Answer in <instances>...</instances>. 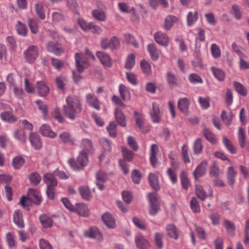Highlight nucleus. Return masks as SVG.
I'll return each mask as SVG.
<instances>
[{
  "label": "nucleus",
  "mask_w": 249,
  "mask_h": 249,
  "mask_svg": "<svg viewBox=\"0 0 249 249\" xmlns=\"http://www.w3.org/2000/svg\"><path fill=\"white\" fill-rule=\"evenodd\" d=\"M190 105L189 100L187 98H180L178 102V106L179 109L184 114L187 113Z\"/></svg>",
  "instance_id": "26"
},
{
  "label": "nucleus",
  "mask_w": 249,
  "mask_h": 249,
  "mask_svg": "<svg viewBox=\"0 0 249 249\" xmlns=\"http://www.w3.org/2000/svg\"><path fill=\"white\" fill-rule=\"evenodd\" d=\"M115 116L117 122L122 126H125V116L122 111L118 108H116L115 110Z\"/></svg>",
  "instance_id": "27"
},
{
  "label": "nucleus",
  "mask_w": 249,
  "mask_h": 249,
  "mask_svg": "<svg viewBox=\"0 0 249 249\" xmlns=\"http://www.w3.org/2000/svg\"><path fill=\"white\" fill-rule=\"evenodd\" d=\"M55 83L57 88L60 90L64 91L65 86L68 83V79L66 76L60 75L55 78Z\"/></svg>",
  "instance_id": "30"
},
{
  "label": "nucleus",
  "mask_w": 249,
  "mask_h": 249,
  "mask_svg": "<svg viewBox=\"0 0 249 249\" xmlns=\"http://www.w3.org/2000/svg\"><path fill=\"white\" fill-rule=\"evenodd\" d=\"M40 221L44 228H48L52 225V219L46 215H42L40 216Z\"/></svg>",
  "instance_id": "51"
},
{
  "label": "nucleus",
  "mask_w": 249,
  "mask_h": 249,
  "mask_svg": "<svg viewBox=\"0 0 249 249\" xmlns=\"http://www.w3.org/2000/svg\"><path fill=\"white\" fill-rule=\"evenodd\" d=\"M87 102L93 107L97 110L100 109V106L98 103V100L97 98L91 93L87 94L86 96Z\"/></svg>",
  "instance_id": "34"
},
{
  "label": "nucleus",
  "mask_w": 249,
  "mask_h": 249,
  "mask_svg": "<svg viewBox=\"0 0 249 249\" xmlns=\"http://www.w3.org/2000/svg\"><path fill=\"white\" fill-rule=\"evenodd\" d=\"M154 38L155 41L162 46H167L169 39L168 36L161 32H158L154 34Z\"/></svg>",
  "instance_id": "13"
},
{
  "label": "nucleus",
  "mask_w": 249,
  "mask_h": 249,
  "mask_svg": "<svg viewBox=\"0 0 249 249\" xmlns=\"http://www.w3.org/2000/svg\"><path fill=\"white\" fill-rule=\"evenodd\" d=\"M149 181L151 186L156 191L160 189L158 177L156 174L150 173L149 175Z\"/></svg>",
  "instance_id": "36"
},
{
  "label": "nucleus",
  "mask_w": 249,
  "mask_h": 249,
  "mask_svg": "<svg viewBox=\"0 0 249 249\" xmlns=\"http://www.w3.org/2000/svg\"><path fill=\"white\" fill-rule=\"evenodd\" d=\"M223 142L225 146L230 153L234 154L236 152V149L235 147L232 144L231 141H230L227 138L225 137H223Z\"/></svg>",
  "instance_id": "48"
},
{
  "label": "nucleus",
  "mask_w": 249,
  "mask_h": 249,
  "mask_svg": "<svg viewBox=\"0 0 249 249\" xmlns=\"http://www.w3.org/2000/svg\"><path fill=\"white\" fill-rule=\"evenodd\" d=\"M102 219L108 228H114L115 227V220L109 213H104L102 215Z\"/></svg>",
  "instance_id": "23"
},
{
  "label": "nucleus",
  "mask_w": 249,
  "mask_h": 249,
  "mask_svg": "<svg viewBox=\"0 0 249 249\" xmlns=\"http://www.w3.org/2000/svg\"><path fill=\"white\" fill-rule=\"evenodd\" d=\"M92 16L95 19L100 21H105L106 16L105 13L99 10H94L92 12Z\"/></svg>",
  "instance_id": "54"
},
{
  "label": "nucleus",
  "mask_w": 249,
  "mask_h": 249,
  "mask_svg": "<svg viewBox=\"0 0 249 249\" xmlns=\"http://www.w3.org/2000/svg\"><path fill=\"white\" fill-rule=\"evenodd\" d=\"M135 63V57L133 54H130L128 55L125 65V67L127 69H131Z\"/></svg>",
  "instance_id": "60"
},
{
  "label": "nucleus",
  "mask_w": 249,
  "mask_h": 249,
  "mask_svg": "<svg viewBox=\"0 0 249 249\" xmlns=\"http://www.w3.org/2000/svg\"><path fill=\"white\" fill-rule=\"evenodd\" d=\"M96 54L104 67L107 68L111 67L112 60L108 54L102 51H97Z\"/></svg>",
  "instance_id": "11"
},
{
  "label": "nucleus",
  "mask_w": 249,
  "mask_h": 249,
  "mask_svg": "<svg viewBox=\"0 0 249 249\" xmlns=\"http://www.w3.org/2000/svg\"><path fill=\"white\" fill-rule=\"evenodd\" d=\"M13 89L15 96L18 99H22L24 96V92L23 89L17 85L14 86Z\"/></svg>",
  "instance_id": "63"
},
{
  "label": "nucleus",
  "mask_w": 249,
  "mask_h": 249,
  "mask_svg": "<svg viewBox=\"0 0 249 249\" xmlns=\"http://www.w3.org/2000/svg\"><path fill=\"white\" fill-rule=\"evenodd\" d=\"M163 238V234L160 232H156L155 234L154 239L155 243L157 247L161 249L163 247L162 239Z\"/></svg>",
  "instance_id": "56"
},
{
  "label": "nucleus",
  "mask_w": 249,
  "mask_h": 249,
  "mask_svg": "<svg viewBox=\"0 0 249 249\" xmlns=\"http://www.w3.org/2000/svg\"><path fill=\"white\" fill-rule=\"evenodd\" d=\"M122 152L124 160H120L119 165L123 170L124 173L127 175L129 173V168L128 164L125 162V160L127 161H132L133 158V153L125 147H122Z\"/></svg>",
  "instance_id": "5"
},
{
  "label": "nucleus",
  "mask_w": 249,
  "mask_h": 249,
  "mask_svg": "<svg viewBox=\"0 0 249 249\" xmlns=\"http://www.w3.org/2000/svg\"><path fill=\"white\" fill-rule=\"evenodd\" d=\"M24 54L27 62L33 63L38 56L39 49L36 46L30 45L25 51Z\"/></svg>",
  "instance_id": "7"
},
{
  "label": "nucleus",
  "mask_w": 249,
  "mask_h": 249,
  "mask_svg": "<svg viewBox=\"0 0 249 249\" xmlns=\"http://www.w3.org/2000/svg\"><path fill=\"white\" fill-rule=\"evenodd\" d=\"M79 191L82 197L86 200H89L91 197V192L88 187L83 186L79 188Z\"/></svg>",
  "instance_id": "47"
},
{
  "label": "nucleus",
  "mask_w": 249,
  "mask_h": 249,
  "mask_svg": "<svg viewBox=\"0 0 249 249\" xmlns=\"http://www.w3.org/2000/svg\"><path fill=\"white\" fill-rule=\"evenodd\" d=\"M101 45L102 48L104 50H114L119 48L120 42L117 37L113 36L109 40L107 38L102 39Z\"/></svg>",
  "instance_id": "6"
},
{
  "label": "nucleus",
  "mask_w": 249,
  "mask_h": 249,
  "mask_svg": "<svg viewBox=\"0 0 249 249\" xmlns=\"http://www.w3.org/2000/svg\"><path fill=\"white\" fill-rule=\"evenodd\" d=\"M135 243L137 247L140 249H148L150 247L149 242L142 234H138L135 237Z\"/></svg>",
  "instance_id": "15"
},
{
  "label": "nucleus",
  "mask_w": 249,
  "mask_h": 249,
  "mask_svg": "<svg viewBox=\"0 0 249 249\" xmlns=\"http://www.w3.org/2000/svg\"><path fill=\"white\" fill-rule=\"evenodd\" d=\"M0 117L3 121L9 123H13L17 121V117L13 115L11 111H5L1 113Z\"/></svg>",
  "instance_id": "24"
},
{
  "label": "nucleus",
  "mask_w": 249,
  "mask_h": 249,
  "mask_svg": "<svg viewBox=\"0 0 249 249\" xmlns=\"http://www.w3.org/2000/svg\"><path fill=\"white\" fill-rule=\"evenodd\" d=\"M28 24L32 33L36 34L38 31V26L37 20L34 18H28Z\"/></svg>",
  "instance_id": "41"
},
{
  "label": "nucleus",
  "mask_w": 249,
  "mask_h": 249,
  "mask_svg": "<svg viewBox=\"0 0 249 249\" xmlns=\"http://www.w3.org/2000/svg\"><path fill=\"white\" fill-rule=\"evenodd\" d=\"M212 73L214 76L219 81H222L225 77V72L221 69L214 67L211 68Z\"/></svg>",
  "instance_id": "39"
},
{
  "label": "nucleus",
  "mask_w": 249,
  "mask_h": 249,
  "mask_svg": "<svg viewBox=\"0 0 249 249\" xmlns=\"http://www.w3.org/2000/svg\"><path fill=\"white\" fill-rule=\"evenodd\" d=\"M46 49L49 52L52 53L56 55H60L63 52V49L57 46L53 42L49 41L46 45Z\"/></svg>",
  "instance_id": "18"
},
{
  "label": "nucleus",
  "mask_w": 249,
  "mask_h": 249,
  "mask_svg": "<svg viewBox=\"0 0 249 249\" xmlns=\"http://www.w3.org/2000/svg\"><path fill=\"white\" fill-rule=\"evenodd\" d=\"M35 102L38 106V109L40 110L43 114L44 119L47 120L48 119V110L46 105L39 100H36Z\"/></svg>",
  "instance_id": "50"
},
{
  "label": "nucleus",
  "mask_w": 249,
  "mask_h": 249,
  "mask_svg": "<svg viewBox=\"0 0 249 249\" xmlns=\"http://www.w3.org/2000/svg\"><path fill=\"white\" fill-rule=\"evenodd\" d=\"M238 139L241 147H244L245 146L246 136L244 129L241 127L239 128Z\"/></svg>",
  "instance_id": "58"
},
{
  "label": "nucleus",
  "mask_w": 249,
  "mask_h": 249,
  "mask_svg": "<svg viewBox=\"0 0 249 249\" xmlns=\"http://www.w3.org/2000/svg\"><path fill=\"white\" fill-rule=\"evenodd\" d=\"M203 149L202 141L200 138H197L193 144L194 152L196 155L200 154Z\"/></svg>",
  "instance_id": "46"
},
{
  "label": "nucleus",
  "mask_w": 249,
  "mask_h": 249,
  "mask_svg": "<svg viewBox=\"0 0 249 249\" xmlns=\"http://www.w3.org/2000/svg\"><path fill=\"white\" fill-rule=\"evenodd\" d=\"M196 194L198 197L202 200H204L207 197L206 192L204 191L202 186L199 185L196 186Z\"/></svg>",
  "instance_id": "59"
},
{
  "label": "nucleus",
  "mask_w": 249,
  "mask_h": 249,
  "mask_svg": "<svg viewBox=\"0 0 249 249\" xmlns=\"http://www.w3.org/2000/svg\"><path fill=\"white\" fill-rule=\"evenodd\" d=\"M197 19L198 13L197 11H195L194 13L189 12L187 17V25L189 26H192L196 22Z\"/></svg>",
  "instance_id": "40"
},
{
  "label": "nucleus",
  "mask_w": 249,
  "mask_h": 249,
  "mask_svg": "<svg viewBox=\"0 0 249 249\" xmlns=\"http://www.w3.org/2000/svg\"><path fill=\"white\" fill-rule=\"evenodd\" d=\"M120 96L125 101L130 99L131 95L129 89L123 84H121L119 88Z\"/></svg>",
  "instance_id": "28"
},
{
  "label": "nucleus",
  "mask_w": 249,
  "mask_h": 249,
  "mask_svg": "<svg viewBox=\"0 0 249 249\" xmlns=\"http://www.w3.org/2000/svg\"><path fill=\"white\" fill-rule=\"evenodd\" d=\"M203 135L206 139L212 143H214L216 142L213 134L207 128H204L203 131Z\"/></svg>",
  "instance_id": "49"
},
{
  "label": "nucleus",
  "mask_w": 249,
  "mask_h": 249,
  "mask_svg": "<svg viewBox=\"0 0 249 249\" xmlns=\"http://www.w3.org/2000/svg\"><path fill=\"white\" fill-rule=\"evenodd\" d=\"M211 51L213 58H218L220 57L221 50L219 47L216 44L213 43L211 45Z\"/></svg>",
  "instance_id": "55"
},
{
  "label": "nucleus",
  "mask_w": 249,
  "mask_h": 249,
  "mask_svg": "<svg viewBox=\"0 0 249 249\" xmlns=\"http://www.w3.org/2000/svg\"><path fill=\"white\" fill-rule=\"evenodd\" d=\"M152 121L154 123H159L161 121L162 112L160 110L159 105L156 103H152V107L150 111Z\"/></svg>",
  "instance_id": "10"
},
{
  "label": "nucleus",
  "mask_w": 249,
  "mask_h": 249,
  "mask_svg": "<svg viewBox=\"0 0 249 249\" xmlns=\"http://www.w3.org/2000/svg\"><path fill=\"white\" fill-rule=\"evenodd\" d=\"M29 140L33 147L36 150L40 149L42 147V142L40 136L35 133H31Z\"/></svg>",
  "instance_id": "14"
},
{
  "label": "nucleus",
  "mask_w": 249,
  "mask_h": 249,
  "mask_svg": "<svg viewBox=\"0 0 249 249\" xmlns=\"http://www.w3.org/2000/svg\"><path fill=\"white\" fill-rule=\"evenodd\" d=\"M209 174L211 177L218 178L220 174L219 168L216 163L214 162L211 167Z\"/></svg>",
  "instance_id": "64"
},
{
  "label": "nucleus",
  "mask_w": 249,
  "mask_h": 249,
  "mask_svg": "<svg viewBox=\"0 0 249 249\" xmlns=\"http://www.w3.org/2000/svg\"><path fill=\"white\" fill-rule=\"evenodd\" d=\"M66 104L63 106L64 112L66 117L73 120L81 111V104L75 96L70 95L66 99Z\"/></svg>",
  "instance_id": "1"
},
{
  "label": "nucleus",
  "mask_w": 249,
  "mask_h": 249,
  "mask_svg": "<svg viewBox=\"0 0 249 249\" xmlns=\"http://www.w3.org/2000/svg\"><path fill=\"white\" fill-rule=\"evenodd\" d=\"M14 221L19 227L23 228L24 227L22 214L18 210H16L14 212Z\"/></svg>",
  "instance_id": "35"
},
{
  "label": "nucleus",
  "mask_w": 249,
  "mask_h": 249,
  "mask_svg": "<svg viewBox=\"0 0 249 249\" xmlns=\"http://www.w3.org/2000/svg\"><path fill=\"white\" fill-rule=\"evenodd\" d=\"M6 241L10 248H13L16 246L15 237L11 232H8L6 235Z\"/></svg>",
  "instance_id": "53"
},
{
  "label": "nucleus",
  "mask_w": 249,
  "mask_h": 249,
  "mask_svg": "<svg viewBox=\"0 0 249 249\" xmlns=\"http://www.w3.org/2000/svg\"><path fill=\"white\" fill-rule=\"evenodd\" d=\"M89 162L88 153L85 151H80L76 159V161L74 159L69 160L68 163L74 170H79L86 166Z\"/></svg>",
  "instance_id": "3"
},
{
  "label": "nucleus",
  "mask_w": 249,
  "mask_h": 249,
  "mask_svg": "<svg viewBox=\"0 0 249 249\" xmlns=\"http://www.w3.org/2000/svg\"><path fill=\"white\" fill-rule=\"evenodd\" d=\"M24 162V159L21 156H17L13 160V165L15 169L20 168Z\"/></svg>",
  "instance_id": "62"
},
{
  "label": "nucleus",
  "mask_w": 249,
  "mask_h": 249,
  "mask_svg": "<svg viewBox=\"0 0 249 249\" xmlns=\"http://www.w3.org/2000/svg\"><path fill=\"white\" fill-rule=\"evenodd\" d=\"M134 113L135 115V120L136 124L141 131H143V124L144 123V118L143 115L136 111H135Z\"/></svg>",
  "instance_id": "42"
},
{
  "label": "nucleus",
  "mask_w": 249,
  "mask_h": 249,
  "mask_svg": "<svg viewBox=\"0 0 249 249\" xmlns=\"http://www.w3.org/2000/svg\"><path fill=\"white\" fill-rule=\"evenodd\" d=\"M166 79L167 83L170 87L173 88L177 86V78L173 73L167 72Z\"/></svg>",
  "instance_id": "44"
},
{
  "label": "nucleus",
  "mask_w": 249,
  "mask_h": 249,
  "mask_svg": "<svg viewBox=\"0 0 249 249\" xmlns=\"http://www.w3.org/2000/svg\"><path fill=\"white\" fill-rule=\"evenodd\" d=\"M29 197L23 196L20 201V204L24 208L28 209V207L33 201L37 205L40 204L41 201V198L39 193L36 190L30 189L29 190Z\"/></svg>",
  "instance_id": "4"
},
{
  "label": "nucleus",
  "mask_w": 249,
  "mask_h": 249,
  "mask_svg": "<svg viewBox=\"0 0 249 249\" xmlns=\"http://www.w3.org/2000/svg\"><path fill=\"white\" fill-rule=\"evenodd\" d=\"M189 80L193 84H201L203 81L202 78L196 73H191L189 76Z\"/></svg>",
  "instance_id": "57"
},
{
  "label": "nucleus",
  "mask_w": 249,
  "mask_h": 249,
  "mask_svg": "<svg viewBox=\"0 0 249 249\" xmlns=\"http://www.w3.org/2000/svg\"><path fill=\"white\" fill-rule=\"evenodd\" d=\"M147 50L153 60H156L158 59L160 51L157 49L155 44L151 43L148 45Z\"/></svg>",
  "instance_id": "33"
},
{
  "label": "nucleus",
  "mask_w": 249,
  "mask_h": 249,
  "mask_svg": "<svg viewBox=\"0 0 249 249\" xmlns=\"http://www.w3.org/2000/svg\"><path fill=\"white\" fill-rule=\"evenodd\" d=\"M226 175L228 184L232 187L235 183L237 176V173L233 167L230 166L228 168Z\"/></svg>",
  "instance_id": "19"
},
{
  "label": "nucleus",
  "mask_w": 249,
  "mask_h": 249,
  "mask_svg": "<svg viewBox=\"0 0 249 249\" xmlns=\"http://www.w3.org/2000/svg\"><path fill=\"white\" fill-rule=\"evenodd\" d=\"M158 151V147L156 144H152L150 150V162L152 165L155 167L158 165V160L156 155Z\"/></svg>",
  "instance_id": "29"
},
{
  "label": "nucleus",
  "mask_w": 249,
  "mask_h": 249,
  "mask_svg": "<svg viewBox=\"0 0 249 249\" xmlns=\"http://www.w3.org/2000/svg\"><path fill=\"white\" fill-rule=\"evenodd\" d=\"M60 141L65 143H68L71 145L74 144V140L71 134L68 132H63L59 135Z\"/></svg>",
  "instance_id": "32"
},
{
  "label": "nucleus",
  "mask_w": 249,
  "mask_h": 249,
  "mask_svg": "<svg viewBox=\"0 0 249 249\" xmlns=\"http://www.w3.org/2000/svg\"><path fill=\"white\" fill-rule=\"evenodd\" d=\"M84 234L86 237L94 239L100 242H102L104 239L102 233L96 227H91L85 230Z\"/></svg>",
  "instance_id": "9"
},
{
  "label": "nucleus",
  "mask_w": 249,
  "mask_h": 249,
  "mask_svg": "<svg viewBox=\"0 0 249 249\" xmlns=\"http://www.w3.org/2000/svg\"><path fill=\"white\" fill-rule=\"evenodd\" d=\"M13 136L20 143H24L26 141V137L24 131L22 129H18L15 131Z\"/></svg>",
  "instance_id": "38"
},
{
  "label": "nucleus",
  "mask_w": 249,
  "mask_h": 249,
  "mask_svg": "<svg viewBox=\"0 0 249 249\" xmlns=\"http://www.w3.org/2000/svg\"><path fill=\"white\" fill-rule=\"evenodd\" d=\"M80 147L83 149L81 151H85L87 153H92L94 150L92 142L91 140L88 139L81 140Z\"/></svg>",
  "instance_id": "21"
},
{
  "label": "nucleus",
  "mask_w": 249,
  "mask_h": 249,
  "mask_svg": "<svg viewBox=\"0 0 249 249\" xmlns=\"http://www.w3.org/2000/svg\"><path fill=\"white\" fill-rule=\"evenodd\" d=\"M74 211L84 217H88L89 215V208L83 203L77 204Z\"/></svg>",
  "instance_id": "25"
},
{
  "label": "nucleus",
  "mask_w": 249,
  "mask_h": 249,
  "mask_svg": "<svg viewBox=\"0 0 249 249\" xmlns=\"http://www.w3.org/2000/svg\"><path fill=\"white\" fill-rule=\"evenodd\" d=\"M36 89L39 96L42 97L47 96L50 90L48 86L43 81L37 82Z\"/></svg>",
  "instance_id": "17"
},
{
  "label": "nucleus",
  "mask_w": 249,
  "mask_h": 249,
  "mask_svg": "<svg viewBox=\"0 0 249 249\" xmlns=\"http://www.w3.org/2000/svg\"><path fill=\"white\" fill-rule=\"evenodd\" d=\"M18 33L21 36H25L27 35V29L24 24L18 21L16 26Z\"/></svg>",
  "instance_id": "52"
},
{
  "label": "nucleus",
  "mask_w": 249,
  "mask_h": 249,
  "mask_svg": "<svg viewBox=\"0 0 249 249\" xmlns=\"http://www.w3.org/2000/svg\"><path fill=\"white\" fill-rule=\"evenodd\" d=\"M39 131L45 137L54 138L56 136V134L52 130L50 125L47 124L42 125L39 128Z\"/></svg>",
  "instance_id": "16"
},
{
  "label": "nucleus",
  "mask_w": 249,
  "mask_h": 249,
  "mask_svg": "<svg viewBox=\"0 0 249 249\" xmlns=\"http://www.w3.org/2000/svg\"><path fill=\"white\" fill-rule=\"evenodd\" d=\"M166 231L167 235L170 237L173 238L176 240L178 238V231L176 227L173 224H169L166 226Z\"/></svg>",
  "instance_id": "31"
},
{
  "label": "nucleus",
  "mask_w": 249,
  "mask_h": 249,
  "mask_svg": "<svg viewBox=\"0 0 249 249\" xmlns=\"http://www.w3.org/2000/svg\"><path fill=\"white\" fill-rule=\"evenodd\" d=\"M150 204L149 213L155 215L160 210V206L158 201L157 194L155 193H149L147 195Z\"/></svg>",
  "instance_id": "8"
},
{
  "label": "nucleus",
  "mask_w": 249,
  "mask_h": 249,
  "mask_svg": "<svg viewBox=\"0 0 249 249\" xmlns=\"http://www.w3.org/2000/svg\"><path fill=\"white\" fill-rule=\"evenodd\" d=\"M35 9L36 15L42 20L45 18L46 16L44 14V6L41 3H36L35 5Z\"/></svg>",
  "instance_id": "43"
},
{
  "label": "nucleus",
  "mask_w": 249,
  "mask_h": 249,
  "mask_svg": "<svg viewBox=\"0 0 249 249\" xmlns=\"http://www.w3.org/2000/svg\"><path fill=\"white\" fill-rule=\"evenodd\" d=\"M233 86L236 91L241 95L245 96L247 95V91L246 89L240 83L234 81L233 82Z\"/></svg>",
  "instance_id": "45"
},
{
  "label": "nucleus",
  "mask_w": 249,
  "mask_h": 249,
  "mask_svg": "<svg viewBox=\"0 0 249 249\" xmlns=\"http://www.w3.org/2000/svg\"><path fill=\"white\" fill-rule=\"evenodd\" d=\"M77 23L83 31L85 32L90 31V22L87 23L83 18H79L77 19Z\"/></svg>",
  "instance_id": "61"
},
{
  "label": "nucleus",
  "mask_w": 249,
  "mask_h": 249,
  "mask_svg": "<svg viewBox=\"0 0 249 249\" xmlns=\"http://www.w3.org/2000/svg\"><path fill=\"white\" fill-rule=\"evenodd\" d=\"M53 174L47 173L44 176V181L47 187H55L57 186V180Z\"/></svg>",
  "instance_id": "20"
},
{
  "label": "nucleus",
  "mask_w": 249,
  "mask_h": 249,
  "mask_svg": "<svg viewBox=\"0 0 249 249\" xmlns=\"http://www.w3.org/2000/svg\"><path fill=\"white\" fill-rule=\"evenodd\" d=\"M208 163L206 160L201 162L194 171L193 175L196 180L205 175Z\"/></svg>",
  "instance_id": "12"
},
{
  "label": "nucleus",
  "mask_w": 249,
  "mask_h": 249,
  "mask_svg": "<svg viewBox=\"0 0 249 249\" xmlns=\"http://www.w3.org/2000/svg\"><path fill=\"white\" fill-rule=\"evenodd\" d=\"M178 21V18L174 16H167L165 20L164 23V28L166 30H169L171 29L174 24Z\"/></svg>",
  "instance_id": "37"
},
{
  "label": "nucleus",
  "mask_w": 249,
  "mask_h": 249,
  "mask_svg": "<svg viewBox=\"0 0 249 249\" xmlns=\"http://www.w3.org/2000/svg\"><path fill=\"white\" fill-rule=\"evenodd\" d=\"M107 179V175L102 171L98 172L96 174L97 185L100 190L104 188L103 183L106 182Z\"/></svg>",
  "instance_id": "22"
},
{
  "label": "nucleus",
  "mask_w": 249,
  "mask_h": 249,
  "mask_svg": "<svg viewBox=\"0 0 249 249\" xmlns=\"http://www.w3.org/2000/svg\"><path fill=\"white\" fill-rule=\"evenodd\" d=\"M76 67L77 71H72V76L74 82L78 83L82 78L81 75L79 73L84 71L89 65L88 59L83 54L76 53L75 54Z\"/></svg>",
  "instance_id": "2"
}]
</instances>
